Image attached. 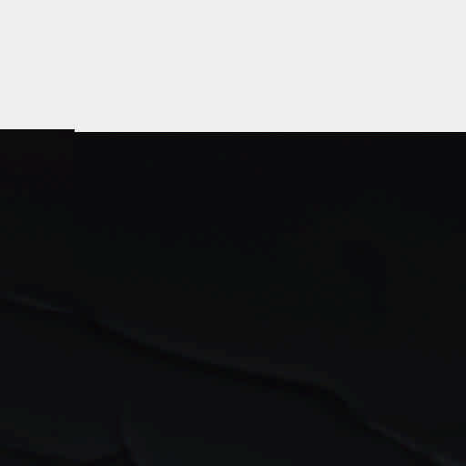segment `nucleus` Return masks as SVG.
<instances>
[{
	"label": "nucleus",
	"mask_w": 466,
	"mask_h": 466,
	"mask_svg": "<svg viewBox=\"0 0 466 466\" xmlns=\"http://www.w3.org/2000/svg\"><path fill=\"white\" fill-rule=\"evenodd\" d=\"M265 139L274 141H389V132H206V319H209V148L221 149L229 140Z\"/></svg>",
	"instance_id": "nucleus-1"
}]
</instances>
